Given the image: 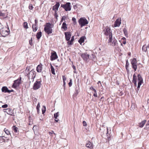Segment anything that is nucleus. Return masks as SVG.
<instances>
[{
    "label": "nucleus",
    "instance_id": "nucleus-1",
    "mask_svg": "<svg viewBox=\"0 0 149 149\" xmlns=\"http://www.w3.org/2000/svg\"><path fill=\"white\" fill-rule=\"evenodd\" d=\"M137 77L138 79V85L137 88L136 90V93H138L141 85L143 83V80L142 77L140 74H138Z\"/></svg>",
    "mask_w": 149,
    "mask_h": 149
},
{
    "label": "nucleus",
    "instance_id": "nucleus-2",
    "mask_svg": "<svg viewBox=\"0 0 149 149\" xmlns=\"http://www.w3.org/2000/svg\"><path fill=\"white\" fill-rule=\"evenodd\" d=\"M78 22L81 27H82L88 24V22L85 17H82L79 19Z\"/></svg>",
    "mask_w": 149,
    "mask_h": 149
},
{
    "label": "nucleus",
    "instance_id": "nucleus-3",
    "mask_svg": "<svg viewBox=\"0 0 149 149\" xmlns=\"http://www.w3.org/2000/svg\"><path fill=\"white\" fill-rule=\"evenodd\" d=\"M0 33L2 37H5L8 36L10 33V30L9 27H8L7 30H6V28L5 29L3 28H2L0 30Z\"/></svg>",
    "mask_w": 149,
    "mask_h": 149
},
{
    "label": "nucleus",
    "instance_id": "nucleus-4",
    "mask_svg": "<svg viewBox=\"0 0 149 149\" xmlns=\"http://www.w3.org/2000/svg\"><path fill=\"white\" fill-rule=\"evenodd\" d=\"M61 7L64 8L65 11H69L71 10V6L70 2H67L65 4H62L61 5Z\"/></svg>",
    "mask_w": 149,
    "mask_h": 149
},
{
    "label": "nucleus",
    "instance_id": "nucleus-5",
    "mask_svg": "<svg viewBox=\"0 0 149 149\" xmlns=\"http://www.w3.org/2000/svg\"><path fill=\"white\" fill-rule=\"evenodd\" d=\"M137 61L135 58L131 60V63L132 65V68L133 69L134 72H135L137 69V65H136Z\"/></svg>",
    "mask_w": 149,
    "mask_h": 149
},
{
    "label": "nucleus",
    "instance_id": "nucleus-6",
    "mask_svg": "<svg viewBox=\"0 0 149 149\" xmlns=\"http://www.w3.org/2000/svg\"><path fill=\"white\" fill-rule=\"evenodd\" d=\"M3 111L4 112L6 113L7 114L9 115L15 116L13 110L11 108H8L4 109H3Z\"/></svg>",
    "mask_w": 149,
    "mask_h": 149
},
{
    "label": "nucleus",
    "instance_id": "nucleus-7",
    "mask_svg": "<svg viewBox=\"0 0 149 149\" xmlns=\"http://www.w3.org/2000/svg\"><path fill=\"white\" fill-rule=\"evenodd\" d=\"M41 81H36L34 84L33 89L34 90H37L40 88L41 85Z\"/></svg>",
    "mask_w": 149,
    "mask_h": 149
},
{
    "label": "nucleus",
    "instance_id": "nucleus-8",
    "mask_svg": "<svg viewBox=\"0 0 149 149\" xmlns=\"http://www.w3.org/2000/svg\"><path fill=\"white\" fill-rule=\"evenodd\" d=\"M51 54L50 58L51 61L54 60L58 58V56L56 52L54 51L53 52H52Z\"/></svg>",
    "mask_w": 149,
    "mask_h": 149
},
{
    "label": "nucleus",
    "instance_id": "nucleus-9",
    "mask_svg": "<svg viewBox=\"0 0 149 149\" xmlns=\"http://www.w3.org/2000/svg\"><path fill=\"white\" fill-rule=\"evenodd\" d=\"M65 38L66 41H69L71 38L72 34L70 31H68L64 32Z\"/></svg>",
    "mask_w": 149,
    "mask_h": 149
},
{
    "label": "nucleus",
    "instance_id": "nucleus-10",
    "mask_svg": "<svg viewBox=\"0 0 149 149\" xmlns=\"http://www.w3.org/2000/svg\"><path fill=\"white\" fill-rule=\"evenodd\" d=\"M29 75V77H31V79L32 80V81H34V79L36 76V72L33 70H32L30 71Z\"/></svg>",
    "mask_w": 149,
    "mask_h": 149
},
{
    "label": "nucleus",
    "instance_id": "nucleus-11",
    "mask_svg": "<svg viewBox=\"0 0 149 149\" xmlns=\"http://www.w3.org/2000/svg\"><path fill=\"white\" fill-rule=\"evenodd\" d=\"M104 31H105L104 34L107 36H109L112 33L110 28L109 27L107 26L105 28Z\"/></svg>",
    "mask_w": 149,
    "mask_h": 149
},
{
    "label": "nucleus",
    "instance_id": "nucleus-12",
    "mask_svg": "<svg viewBox=\"0 0 149 149\" xmlns=\"http://www.w3.org/2000/svg\"><path fill=\"white\" fill-rule=\"evenodd\" d=\"M81 57L83 60L85 61H87L89 58V55L87 53H83L81 55Z\"/></svg>",
    "mask_w": 149,
    "mask_h": 149
},
{
    "label": "nucleus",
    "instance_id": "nucleus-13",
    "mask_svg": "<svg viewBox=\"0 0 149 149\" xmlns=\"http://www.w3.org/2000/svg\"><path fill=\"white\" fill-rule=\"evenodd\" d=\"M121 18H118L116 19L114 24V27L119 26L121 24Z\"/></svg>",
    "mask_w": 149,
    "mask_h": 149
},
{
    "label": "nucleus",
    "instance_id": "nucleus-14",
    "mask_svg": "<svg viewBox=\"0 0 149 149\" xmlns=\"http://www.w3.org/2000/svg\"><path fill=\"white\" fill-rule=\"evenodd\" d=\"M9 139L7 137L4 136H0V143L2 142H8V141Z\"/></svg>",
    "mask_w": 149,
    "mask_h": 149
},
{
    "label": "nucleus",
    "instance_id": "nucleus-15",
    "mask_svg": "<svg viewBox=\"0 0 149 149\" xmlns=\"http://www.w3.org/2000/svg\"><path fill=\"white\" fill-rule=\"evenodd\" d=\"M137 77L136 75L135 74H134L133 75V80H132V82L134 84V86L135 87H136L137 86Z\"/></svg>",
    "mask_w": 149,
    "mask_h": 149
},
{
    "label": "nucleus",
    "instance_id": "nucleus-16",
    "mask_svg": "<svg viewBox=\"0 0 149 149\" xmlns=\"http://www.w3.org/2000/svg\"><path fill=\"white\" fill-rule=\"evenodd\" d=\"M60 6V3L59 2H56L55 5L52 7V10H54L55 12L58 11V8Z\"/></svg>",
    "mask_w": 149,
    "mask_h": 149
},
{
    "label": "nucleus",
    "instance_id": "nucleus-17",
    "mask_svg": "<svg viewBox=\"0 0 149 149\" xmlns=\"http://www.w3.org/2000/svg\"><path fill=\"white\" fill-rule=\"evenodd\" d=\"M44 30L45 32L48 35L52 33V28L44 27Z\"/></svg>",
    "mask_w": 149,
    "mask_h": 149
},
{
    "label": "nucleus",
    "instance_id": "nucleus-18",
    "mask_svg": "<svg viewBox=\"0 0 149 149\" xmlns=\"http://www.w3.org/2000/svg\"><path fill=\"white\" fill-rule=\"evenodd\" d=\"M86 39V38L85 36H82L78 40V42L81 45L84 42L85 39Z\"/></svg>",
    "mask_w": 149,
    "mask_h": 149
},
{
    "label": "nucleus",
    "instance_id": "nucleus-19",
    "mask_svg": "<svg viewBox=\"0 0 149 149\" xmlns=\"http://www.w3.org/2000/svg\"><path fill=\"white\" fill-rule=\"evenodd\" d=\"M21 80L22 78L21 77H20L17 80L14 81V82L16 84H17L18 86H19V85L21 83Z\"/></svg>",
    "mask_w": 149,
    "mask_h": 149
},
{
    "label": "nucleus",
    "instance_id": "nucleus-20",
    "mask_svg": "<svg viewBox=\"0 0 149 149\" xmlns=\"http://www.w3.org/2000/svg\"><path fill=\"white\" fill-rule=\"evenodd\" d=\"M42 69V65L40 63L36 67V70L38 72H40Z\"/></svg>",
    "mask_w": 149,
    "mask_h": 149
},
{
    "label": "nucleus",
    "instance_id": "nucleus-21",
    "mask_svg": "<svg viewBox=\"0 0 149 149\" xmlns=\"http://www.w3.org/2000/svg\"><path fill=\"white\" fill-rule=\"evenodd\" d=\"M86 146L87 147L89 148L90 149H92L93 148V144L90 141L86 143Z\"/></svg>",
    "mask_w": 149,
    "mask_h": 149
},
{
    "label": "nucleus",
    "instance_id": "nucleus-22",
    "mask_svg": "<svg viewBox=\"0 0 149 149\" xmlns=\"http://www.w3.org/2000/svg\"><path fill=\"white\" fill-rule=\"evenodd\" d=\"M74 40V36H73L72 37L71 39L69 41H68L67 43L68 45H71L73 44V42Z\"/></svg>",
    "mask_w": 149,
    "mask_h": 149
},
{
    "label": "nucleus",
    "instance_id": "nucleus-23",
    "mask_svg": "<svg viewBox=\"0 0 149 149\" xmlns=\"http://www.w3.org/2000/svg\"><path fill=\"white\" fill-rule=\"evenodd\" d=\"M42 36V32L41 31L38 32L36 35V37L37 40H39Z\"/></svg>",
    "mask_w": 149,
    "mask_h": 149
},
{
    "label": "nucleus",
    "instance_id": "nucleus-24",
    "mask_svg": "<svg viewBox=\"0 0 149 149\" xmlns=\"http://www.w3.org/2000/svg\"><path fill=\"white\" fill-rule=\"evenodd\" d=\"M54 24L49 22L47 23L44 27L47 28H52L54 26Z\"/></svg>",
    "mask_w": 149,
    "mask_h": 149
},
{
    "label": "nucleus",
    "instance_id": "nucleus-25",
    "mask_svg": "<svg viewBox=\"0 0 149 149\" xmlns=\"http://www.w3.org/2000/svg\"><path fill=\"white\" fill-rule=\"evenodd\" d=\"M61 28L63 29L65 31H66L67 29L68 28L67 25L65 22H63Z\"/></svg>",
    "mask_w": 149,
    "mask_h": 149
},
{
    "label": "nucleus",
    "instance_id": "nucleus-26",
    "mask_svg": "<svg viewBox=\"0 0 149 149\" xmlns=\"http://www.w3.org/2000/svg\"><path fill=\"white\" fill-rule=\"evenodd\" d=\"M146 122V120H144L139 123V127L142 128L143 127L144 125Z\"/></svg>",
    "mask_w": 149,
    "mask_h": 149
},
{
    "label": "nucleus",
    "instance_id": "nucleus-27",
    "mask_svg": "<svg viewBox=\"0 0 149 149\" xmlns=\"http://www.w3.org/2000/svg\"><path fill=\"white\" fill-rule=\"evenodd\" d=\"M1 90L2 92L4 93H7L8 88L7 87L4 86L2 87Z\"/></svg>",
    "mask_w": 149,
    "mask_h": 149
},
{
    "label": "nucleus",
    "instance_id": "nucleus-28",
    "mask_svg": "<svg viewBox=\"0 0 149 149\" xmlns=\"http://www.w3.org/2000/svg\"><path fill=\"white\" fill-rule=\"evenodd\" d=\"M79 85L78 84V87L76 86V88L75 89V92L74 95L75 96H77L79 93Z\"/></svg>",
    "mask_w": 149,
    "mask_h": 149
},
{
    "label": "nucleus",
    "instance_id": "nucleus-29",
    "mask_svg": "<svg viewBox=\"0 0 149 149\" xmlns=\"http://www.w3.org/2000/svg\"><path fill=\"white\" fill-rule=\"evenodd\" d=\"M50 66H51V71L52 73L53 74H55V70L54 68V67L52 66V64L50 63Z\"/></svg>",
    "mask_w": 149,
    "mask_h": 149
},
{
    "label": "nucleus",
    "instance_id": "nucleus-30",
    "mask_svg": "<svg viewBox=\"0 0 149 149\" xmlns=\"http://www.w3.org/2000/svg\"><path fill=\"white\" fill-rule=\"evenodd\" d=\"M112 45L115 47L118 44L117 41L116 39H113V41L112 42Z\"/></svg>",
    "mask_w": 149,
    "mask_h": 149
},
{
    "label": "nucleus",
    "instance_id": "nucleus-31",
    "mask_svg": "<svg viewBox=\"0 0 149 149\" xmlns=\"http://www.w3.org/2000/svg\"><path fill=\"white\" fill-rule=\"evenodd\" d=\"M123 31L124 32V33L125 34V35L126 37H128V33L127 32V30L125 28H124L123 29Z\"/></svg>",
    "mask_w": 149,
    "mask_h": 149
},
{
    "label": "nucleus",
    "instance_id": "nucleus-32",
    "mask_svg": "<svg viewBox=\"0 0 149 149\" xmlns=\"http://www.w3.org/2000/svg\"><path fill=\"white\" fill-rule=\"evenodd\" d=\"M42 113L44 114L46 111V107L45 106L43 105L42 109Z\"/></svg>",
    "mask_w": 149,
    "mask_h": 149
},
{
    "label": "nucleus",
    "instance_id": "nucleus-33",
    "mask_svg": "<svg viewBox=\"0 0 149 149\" xmlns=\"http://www.w3.org/2000/svg\"><path fill=\"white\" fill-rule=\"evenodd\" d=\"M109 39L108 41V43H110L112 41V33H111V34L109 35Z\"/></svg>",
    "mask_w": 149,
    "mask_h": 149
},
{
    "label": "nucleus",
    "instance_id": "nucleus-34",
    "mask_svg": "<svg viewBox=\"0 0 149 149\" xmlns=\"http://www.w3.org/2000/svg\"><path fill=\"white\" fill-rule=\"evenodd\" d=\"M30 68V67L27 66L26 68V71H25L26 72H28V73L27 74V75L28 77H29V71L30 70H29Z\"/></svg>",
    "mask_w": 149,
    "mask_h": 149
},
{
    "label": "nucleus",
    "instance_id": "nucleus-35",
    "mask_svg": "<svg viewBox=\"0 0 149 149\" xmlns=\"http://www.w3.org/2000/svg\"><path fill=\"white\" fill-rule=\"evenodd\" d=\"M147 47H146V46L145 45H143L142 47V50L143 51H144L145 52H147Z\"/></svg>",
    "mask_w": 149,
    "mask_h": 149
},
{
    "label": "nucleus",
    "instance_id": "nucleus-36",
    "mask_svg": "<svg viewBox=\"0 0 149 149\" xmlns=\"http://www.w3.org/2000/svg\"><path fill=\"white\" fill-rule=\"evenodd\" d=\"M12 128L14 132L15 133H17V132L18 128L16 127L15 126H13Z\"/></svg>",
    "mask_w": 149,
    "mask_h": 149
},
{
    "label": "nucleus",
    "instance_id": "nucleus-37",
    "mask_svg": "<svg viewBox=\"0 0 149 149\" xmlns=\"http://www.w3.org/2000/svg\"><path fill=\"white\" fill-rule=\"evenodd\" d=\"M23 26L24 28L26 29H28V27L27 23L26 22H24Z\"/></svg>",
    "mask_w": 149,
    "mask_h": 149
},
{
    "label": "nucleus",
    "instance_id": "nucleus-38",
    "mask_svg": "<svg viewBox=\"0 0 149 149\" xmlns=\"http://www.w3.org/2000/svg\"><path fill=\"white\" fill-rule=\"evenodd\" d=\"M72 20L73 22V24L75 25L77 24L76 20L75 18L73 17L72 18Z\"/></svg>",
    "mask_w": 149,
    "mask_h": 149
},
{
    "label": "nucleus",
    "instance_id": "nucleus-39",
    "mask_svg": "<svg viewBox=\"0 0 149 149\" xmlns=\"http://www.w3.org/2000/svg\"><path fill=\"white\" fill-rule=\"evenodd\" d=\"M59 116V112H58L56 113H55L54 114V118L56 119Z\"/></svg>",
    "mask_w": 149,
    "mask_h": 149
},
{
    "label": "nucleus",
    "instance_id": "nucleus-40",
    "mask_svg": "<svg viewBox=\"0 0 149 149\" xmlns=\"http://www.w3.org/2000/svg\"><path fill=\"white\" fill-rule=\"evenodd\" d=\"M66 17L65 16H63L62 17L61 21L60 22V25L61 24V23L62 22L63 20H65L66 19Z\"/></svg>",
    "mask_w": 149,
    "mask_h": 149
},
{
    "label": "nucleus",
    "instance_id": "nucleus-41",
    "mask_svg": "<svg viewBox=\"0 0 149 149\" xmlns=\"http://www.w3.org/2000/svg\"><path fill=\"white\" fill-rule=\"evenodd\" d=\"M129 65V63L128 62V60L127 59L126 61L125 68H128Z\"/></svg>",
    "mask_w": 149,
    "mask_h": 149
},
{
    "label": "nucleus",
    "instance_id": "nucleus-42",
    "mask_svg": "<svg viewBox=\"0 0 149 149\" xmlns=\"http://www.w3.org/2000/svg\"><path fill=\"white\" fill-rule=\"evenodd\" d=\"M6 129H5L4 130V131L5 132V133L8 135H9L10 134V132L9 131V130H5Z\"/></svg>",
    "mask_w": 149,
    "mask_h": 149
},
{
    "label": "nucleus",
    "instance_id": "nucleus-43",
    "mask_svg": "<svg viewBox=\"0 0 149 149\" xmlns=\"http://www.w3.org/2000/svg\"><path fill=\"white\" fill-rule=\"evenodd\" d=\"M72 85V80L71 79H70L69 82L68 83V85L69 87H71Z\"/></svg>",
    "mask_w": 149,
    "mask_h": 149
},
{
    "label": "nucleus",
    "instance_id": "nucleus-44",
    "mask_svg": "<svg viewBox=\"0 0 149 149\" xmlns=\"http://www.w3.org/2000/svg\"><path fill=\"white\" fill-rule=\"evenodd\" d=\"M33 29V31L34 32H36L38 30V26H36V27L34 28H32Z\"/></svg>",
    "mask_w": 149,
    "mask_h": 149
},
{
    "label": "nucleus",
    "instance_id": "nucleus-45",
    "mask_svg": "<svg viewBox=\"0 0 149 149\" xmlns=\"http://www.w3.org/2000/svg\"><path fill=\"white\" fill-rule=\"evenodd\" d=\"M17 86H18L17 84H16L14 82L12 86V87L14 88H16Z\"/></svg>",
    "mask_w": 149,
    "mask_h": 149
},
{
    "label": "nucleus",
    "instance_id": "nucleus-46",
    "mask_svg": "<svg viewBox=\"0 0 149 149\" xmlns=\"http://www.w3.org/2000/svg\"><path fill=\"white\" fill-rule=\"evenodd\" d=\"M33 40L31 38L30 40H29V44L31 46H32L33 44L32 43Z\"/></svg>",
    "mask_w": 149,
    "mask_h": 149
},
{
    "label": "nucleus",
    "instance_id": "nucleus-47",
    "mask_svg": "<svg viewBox=\"0 0 149 149\" xmlns=\"http://www.w3.org/2000/svg\"><path fill=\"white\" fill-rule=\"evenodd\" d=\"M8 107V105L6 104H5L4 105H2L1 107L3 108H7Z\"/></svg>",
    "mask_w": 149,
    "mask_h": 149
},
{
    "label": "nucleus",
    "instance_id": "nucleus-48",
    "mask_svg": "<svg viewBox=\"0 0 149 149\" xmlns=\"http://www.w3.org/2000/svg\"><path fill=\"white\" fill-rule=\"evenodd\" d=\"M49 134L50 135V136H52V134H54V135H56V134L53 131H52L51 132H49Z\"/></svg>",
    "mask_w": 149,
    "mask_h": 149
},
{
    "label": "nucleus",
    "instance_id": "nucleus-49",
    "mask_svg": "<svg viewBox=\"0 0 149 149\" xmlns=\"http://www.w3.org/2000/svg\"><path fill=\"white\" fill-rule=\"evenodd\" d=\"M126 40H123L122 41V42L121 43V45L122 46H123V44L125 45L126 44Z\"/></svg>",
    "mask_w": 149,
    "mask_h": 149
},
{
    "label": "nucleus",
    "instance_id": "nucleus-50",
    "mask_svg": "<svg viewBox=\"0 0 149 149\" xmlns=\"http://www.w3.org/2000/svg\"><path fill=\"white\" fill-rule=\"evenodd\" d=\"M33 8L32 5L31 4L29 5V9L31 10L33 9Z\"/></svg>",
    "mask_w": 149,
    "mask_h": 149
},
{
    "label": "nucleus",
    "instance_id": "nucleus-51",
    "mask_svg": "<svg viewBox=\"0 0 149 149\" xmlns=\"http://www.w3.org/2000/svg\"><path fill=\"white\" fill-rule=\"evenodd\" d=\"M5 16V13H3L1 11H0V17L2 16L4 17Z\"/></svg>",
    "mask_w": 149,
    "mask_h": 149
},
{
    "label": "nucleus",
    "instance_id": "nucleus-52",
    "mask_svg": "<svg viewBox=\"0 0 149 149\" xmlns=\"http://www.w3.org/2000/svg\"><path fill=\"white\" fill-rule=\"evenodd\" d=\"M124 95V93L122 91H120L119 93V95L120 96H122Z\"/></svg>",
    "mask_w": 149,
    "mask_h": 149
},
{
    "label": "nucleus",
    "instance_id": "nucleus-53",
    "mask_svg": "<svg viewBox=\"0 0 149 149\" xmlns=\"http://www.w3.org/2000/svg\"><path fill=\"white\" fill-rule=\"evenodd\" d=\"M54 16H55V17L56 18V19L57 20V19H58L57 17H58V15L57 14V12H55Z\"/></svg>",
    "mask_w": 149,
    "mask_h": 149
},
{
    "label": "nucleus",
    "instance_id": "nucleus-54",
    "mask_svg": "<svg viewBox=\"0 0 149 149\" xmlns=\"http://www.w3.org/2000/svg\"><path fill=\"white\" fill-rule=\"evenodd\" d=\"M90 89L92 90H93L94 92L96 91V90L93 88V86H91L90 87Z\"/></svg>",
    "mask_w": 149,
    "mask_h": 149
},
{
    "label": "nucleus",
    "instance_id": "nucleus-55",
    "mask_svg": "<svg viewBox=\"0 0 149 149\" xmlns=\"http://www.w3.org/2000/svg\"><path fill=\"white\" fill-rule=\"evenodd\" d=\"M40 107V103L39 102H38L37 105V106H36V109H39Z\"/></svg>",
    "mask_w": 149,
    "mask_h": 149
},
{
    "label": "nucleus",
    "instance_id": "nucleus-56",
    "mask_svg": "<svg viewBox=\"0 0 149 149\" xmlns=\"http://www.w3.org/2000/svg\"><path fill=\"white\" fill-rule=\"evenodd\" d=\"M83 124L84 126H86L87 125L86 122L85 121H83Z\"/></svg>",
    "mask_w": 149,
    "mask_h": 149
},
{
    "label": "nucleus",
    "instance_id": "nucleus-57",
    "mask_svg": "<svg viewBox=\"0 0 149 149\" xmlns=\"http://www.w3.org/2000/svg\"><path fill=\"white\" fill-rule=\"evenodd\" d=\"M63 80V81H65L66 80V78L65 77V75L62 76Z\"/></svg>",
    "mask_w": 149,
    "mask_h": 149
},
{
    "label": "nucleus",
    "instance_id": "nucleus-58",
    "mask_svg": "<svg viewBox=\"0 0 149 149\" xmlns=\"http://www.w3.org/2000/svg\"><path fill=\"white\" fill-rule=\"evenodd\" d=\"M93 96L95 97H97V91H95V92H94V93L93 94Z\"/></svg>",
    "mask_w": 149,
    "mask_h": 149
},
{
    "label": "nucleus",
    "instance_id": "nucleus-59",
    "mask_svg": "<svg viewBox=\"0 0 149 149\" xmlns=\"http://www.w3.org/2000/svg\"><path fill=\"white\" fill-rule=\"evenodd\" d=\"M14 91L13 90H9L8 89L7 93H10L11 92H13Z\"/></svg>",
    "mask_w": 149,
    "mask_h": 149
},
{
    "label": "nucleus",
    "instance_id": "nucleus-60",
    "mask_svg": "<svg viewBox=\"0 0 149 149\" xmlns=\"http://www.w3.org/2000/svg\"><path fill=\"white\" fill-rule=\"evenodd\" d=\"M72 67L74 70H76V68L74 65L73 64L72 65Z\"/></svg>",
    "mask_w": 149,
    "mask_h": 149
},
{
    "label": "nucleus",
    "instance_id": "nucleus-61",
    "mask_svg": "<svg viewBox=\"0 0 149 149\" xmlns=\"http://www.w3.org/2000/svg\"><path fill=\"white\" fill-rule=\"evenodd\" d=\"M55 118V119H54L56 123L58 122V121L59 120V119L58 118H56V119L55 118Z\"/></svg>",
    "mask_w": 149,
    "mask_h": 149
},
{
    "label": "nucleus",
    "instance_id": "nucleus-62",
    "mask_svg": "<svg viewBox=\"0 0 149 149\" xmlns=\"http://www.w3.org/2000/svg\"><path fill=\"white\" fill-rule=\"evenodd\" d=\"M149 128V125H148V126L146 125V126L145 127L144 129H147Z\"/></svg>",
    "mask_w": 149,
    "mask_h": 149
},
{
    "label": "nucleus",
    "instance_id": "nucleus-63",
    "mask_svg": "<svg viewBox=\"0 0 149 149\" xmlns=\"http://www.w3.org/2000/svg\"><path fill=\"white\" fill-rule=\"evenodd\" d=\"M38 22V20L37 19H35V24H35V25H37V23Z\"/></svg>",
    "mask_w": 149,
    "mask_h": 149
},
{
    "label": "nucleus",
    "instance_id": "nucleus-64",
    "mask_svg": "<svg viewBox=\"0 0 149 149\" xmlns=\"http://www.w3.org/2000/svg\"><path fill=\"white\" fill-rule=\"evenodd\" d=\"M36 26H38L37 25H36L35 24H33L32 25V28H33L34 27V28L35 27H36Z\"/></svg>",
    "mask_w": 149,
    "mask_h": 149
}]
</instances>
